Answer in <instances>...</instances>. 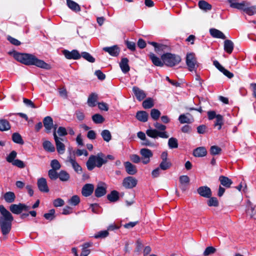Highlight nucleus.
Here are the masks:
<instances>
[{
  "label": "nucleus",
  "instance_id": "nucleus-1",
  "mask_svg": "<svg viewBox=\"0 0 256 256\" xmlns=\"http://www.w3.org/2000/svg\"><path fill=\"white\" fill-rule=\"evenodd\" d=\"M14 57L16 60L26 65H34L46 70H50L51 68L50 64L45 62L42 60L38 59L36 56L32 54L14 52Z\"/></svg>",
  "mask_w": 256,
  "mask_h": 256
},
{
  "label": "nucleus",
  "instance_id": "nucleus-2",
  "mask_svg": "<svg viewBox=\"0 0 256 256\" xmlns=\"http://www.w3.org/2000/svg\"><path fill=\"white\" fill-rule=\"evenodd\" d=\"M0 227L3 235L8 234L11 230L14 218L3 205H0Z\"/></svg>",
  "mask_w": 256,
  "mask_h": 256
},
{
  "label": "nucleus",
  "instance_id": "nucleus-3",
  "mask_svg": "<svg viewBox=\"0 0 256 256\" xmlns=\"http://www.w3.org/2000/svg\"><path fill=\"white\" fill-rule=\"evenodd\" d=\"M108 159L113 160L114 157L112 155H108L105 157L104 155L100 152L96 156L91 155L86 164L87 168L89 170H92L95 167L100 168L102 164L108 162Z\"/></svg>",
  "mask_w": 256,
  "mask_h": 256
},
{
  "label": "nucleus",
  "instance_id": "nucleus-4",
  "mask_svg": "<svg viewBox=\"0 0 256 256\" xmlns=\"http://www.w3.org/2000/svg\"><path fill=\"white\" fill-rule=\"evenodd\" d=\"M156 129L150 128L146 130V134L150 137L156 138L158 137L167 138L169 137L168 133L166 131V126L162 124L156 122L154 124Z\"/></svg>",
  "mask_w": 256,
  "mask_h": 256
},
{
  "label": "nucleus",
  "instance_id": "nucleus-5",
  "mask_svg": "<svg viewBox=\"0 0 256 256\" xmlns=\"http://www.w3.org/2000/svg\"><path fill=\"white\" fill-rule=\"evenodd\" d=\"M161 58L164 64L168 66H174L181 61V58L180 56L170 53H166L162 54Z\"/></svg>",
  "mask_w": 256,
  "mask_h": 256
},
{
  "label": "nucleus",
  "instance_id": "nucleus-6",
  "mask_svg": "<svg viewBox=\"0 0 256 256\" xmlns=\"http://www.w3.org/2000/svg\"><path fill=\"white\" fill-rule=\"evenodd\" d=\"M186 64L190 72L196 71L198 66L196 54L194 52L188 53L186 56Z\"/></svg>",
  "mask_w": 256,
  "mask_h": 256
},
{
  "label": "nucleus",
  "instance_id": "nucleus-7",
  "mask_svg": "<svg viewBox=\"0 0 256 256\" xmlns=\"http://www.w3.org/2000/svg\"><path fill=\"white\" fill-rule=\"evenodd\" d=\"M142 156V162L144 164H148L150 162V159L153 156L152 151L146 148H142L140 152Z\"/></svg>",
  "mask_w": 256,
  "mask_h": 256
},
{
  "label": "nucleus",
  "instance_id": "nucleus-8",
  "mask_svg": "<svg viewBox=\"0 0 256 256\" xmlns=\"http://www.w3.org/2000/svg\"><path fill=\"white\" fill-rule=\"evenodd\" d=\"M30 207L23 204H12L10 206V210L14 214H20L23 210L27 211Z\"/></svg>",
  "mask_w": 256,
  "mask_h": 256
},
{
  "label": "nucleus",
  "instance_id": "nucleus-9",
  "mask_svg": "<svg viewBox=\"0 0 256 256\" xmlns=\"http://www.w3.org/2000/svg\"><path fill=\"white\" fill-rule=\"evenodd\" d=\"M137 182L138 180L136 178L129 176L124 179L122 184L126 188L130 189L135 187Z\"/></svg>",
  "mask_w": 256,
  "mask_h": 256
},
{
  "label": "nucleus",
  "instance_id": "nucleus-10",
  "mask_svg": "<svg viewBox=\"0 0 256 256\" xmlns=\"http://www.w3.org/2000/svg\"><path fill=\"white\" fill-rule=\"evenodd\" d=\"M62 52L66 58L68 60H78L81 58L80 54L76 50H74L71 52L64 50H62Z\"/></svg>",
  "mask_w": 256,
  "mask_h": 256
},
{
  "label": "nucleus",
  "instance_id": "nucleus-11",
  "mask_svg": "<svg viewBox=\"0 0 256 256\" xmlns=\"http://www.w3.org/2000/svg\"><path fill=\"white\" fill-rule=\"evenodd\" d=\"M54 137L58 152L60 154H63L65 151V146L61 142L63 140V139L58 137L55 132H54Z\"/></svg>",
  "mask_w": 256,
  "mask_h": 256
},
{
  "label": "nucleus",
  "instance_id": "nucleus-12",
  "mask_svg": "<svg viewBox=\"0 0 256 256\" xmlns=\"http://www.w3.org/2000/svg\"><path fill=\"white\" fill-rule=\"evenodd\" d=\"M106 185L102 182L98 184L95 190L94 194L97 198H100L105 195L106 193Z\"/></svg>",
  "mask_w": 256,
  "mask_h": 256
},
{
  "label": "nucleus",
  "instance_id": "nucleus-13",
  "mask_svg": "<svg viewBox=\"0 0 256 256\" xmlns=\"http://www.w3.org/2000/svg\"><path fill=\"white\" fill-rule=\"evenodd\" d=\"M37 185L38 190L41 192H49V188L46 178H38L37 182Z\"/></svg>",
  "mask_w": 256,
  "mask_h": 256
},
{
  "label": "nucleus",
  "instance_id": "nucleus-14",
  "mask_svg": "<svg viewBox=\"0 0 256 256\" xmlns=\"http://www.w3.org/2000/svg\"><path fill=\"white\" fill-rule=\"evenodd\" d=\"M197 192L200 196L206 198H210L212 194L210 188L206 186H200Z\"/></svg>",
  "mask_w": 256,
  "mask_h": 256
},
{
  "label": "nucleus",
  "instance_id": "nucleus-15",
  "mask_svg": "<svg viewBox=\"0 0 256 256\" xmlns=\"http://www.w3.org/2000/svg\"><path fill=\"white\" fill-rule=\"evenodd\" d=\"M94 190V186L91 184H84L82 190V194L83 196L87 197L90 196Z\"/></svg>",
  "mask_w": 256,
  "mask_h": 256
},
{
  "label": "nucleus",
  "instance_id": "nucleus-16",
  "mask_svg": "<svg viewBox=\"0 0 256 256\" xmlns=\"http://www.w3.org/2000/svg\"><path fill=\"white\" fill-rule=\"evenodd\" d=\"M44 127L45 128L46 132H50V130L54 126L52 118L50 116H47L45 117L43 120Z\"/></svg>",
  "mask_w": 256,
  "mask_h": 256
},
{
  "label": "nucleus",
  "instance_id": "nucleus-17",
  "mask_svg": "<svg viewBox=\"0 0 256 256\" xmlns=\"http://www.w3.org/2000/svg\"><path fill=\"white\" fill-rule=\"evenodd\" d=\"M132 91L137 100L139 101L142 100L146 97L145 92L137 86H134L132 88Z\"/></svg>",
  "mask_w": 256,
  "mask_h": 256
},
{
  "label": "nucleus",
  "instance_id": "nucleus-18",
  "mask_svg": "<svg viewBox=\"0 0 256 256\" xmlns=\"http://www.w3.org/2000/svg\"><path fill=\"white\" fill-rule=\"evenodd\" d=\"M126 171L130 175H134L137 172V169L136 166L132 164L129 162L124 163Z\"/></svg>",
  "mask_w": 256,
  "mask_h": 256
},
{
  "label": "nucleus",
  "instance_id": "nucleus-19",
  "mask_svg": "<svg viewBox=\"0 0 256 256\" xmlns=\"http://www.w3.org/2000/svg\"><path fill=\"white\" fill-rule=\"evenodd\" d=\"M103 50L113 56H118L120 52L119 48L117 46H114L110 47H104L103 48Z\"/></svg>",
  "mask_w": 256,
  "mask_h": 256
},
{
  "label": "nucleus",
  "instance_id": "nucleus-20",
  "mask_svg": "<svg viewBox=\"0 0 256 256\" xmlns=\"http://www.w3.org/2000/svg\"><path fill=\"white\" fill-rule=\"evenodd\" d=\"M128 60L126 58H122L120 62V66L122 72L126 74L130 70V67L128 66Z\"/></svg>",
  "mask_w": 256,
  "mask_h": 256
},
{
  "label": "nucleus",
  "instance_id": "nucleus-21",
  "mask_svg": "<svg viewBox=\"0 0 256 256\" xmlns=\"http://www.w3.org/2000/svg\"><path fill=\"white\" fill-rule=\"evenodd\" d=\"M148 56L152 60V64L157 66H163L164 63L159 58L157 57L154 54L150 53Z\"/></svg>",
  "mask_w": 256,
  "mask_h": 256
},
{
  "label": "nucleus",
  "instance_id": "nucleus-22",
  "mask_svg": "<svg viewBox=\"0 0 256 256\" xmlns=\"http://www.w3.org/2000/svg\"><path fill=\"white\" fill-rule=\"evenodd\" d=\"M207 150L204 146H200L194 150L193 155L195 157H203L206 155Z\"/></svg>",
  "mask_w": 256,
  "mask_h": 256
},
{
  "label": "nucleus",
  "instance_id": "nucleus-23",
  "mask_svg": "<svg viewBox=\"0 0 256 256\" xmlns=\"http://www.w3.org/2000/svg\"><path fill=\"white\" fill-rule=\"evenodd\" d=\"M218 180L220 184L226 188H230L232 184V181L228 177L224 176H220Z\"/></svg>",
  "mask_w": 256,
  "mask_h": 256
},
{
  "label": "nucleus",
  "instance_id": "nucleus-24",
  "mask_svg": "<svg viewBox=\"0 0 256 256\" xmlns=\"http://www.w3.org/2000/svg\"><path fill=\"white\" fill-rule=\"evenodd\" d=\"M246 2L244 1V6H243V9H240V10L244 12L246 14L249 16H252L254 14H256V6H253L250 7H246L248 4H246Z\"/></svg>",
  "mask_w": 256,
  "mask_h": 256
},
{
  "label": "nucleus",
  "instance_id": "nucleus-25",
  "mask_svg": "<svg viewBox=\"0 0 256 256\" xmlns=\"http://www.w3.org/2000/svg\"><path fill=\"white\" fill-rule=\"evenodd\" d=\"M210 35L214 38H221L224 40L226 38L224 34L220 30L216 28H210Z\"/></svg>",
  "mask_w": 256,
  "mask_h": 256
},
{
  "label": "nucleus",
  "instance_id": "nucleus-26",
  "mask_svg": "<svg viewBox=\"0 0 256 256\" xmlns=\"http://www.w3.org/2000/svg\"><path fill=\"white\" fill-rule=\"evenodd\" d=\"M136 118L142 122H146L148 120V114L146 111H138L136 112Z\"/></svg>",
  "mask_w": 256,
  "mask_h": 256
},
{
  "label": "nucleus",
  "instance_id": "nucleus-27",
  "mask_svg": "<svg viewBox=\"0 0 256 256\" xmlns=\"http://www.w3.org/2000/svg\"><path fill=\"white\" fill-rule=\"evenodd\" d=\"M98 99V96L96 93L91 94L88 100V104L90 107H94L96 106Z\"/></svg>",
  "mask_w": 256,
  "mask_h": 256
},
{
  "label": "nucleus",
  "instance_id": "nucleus-28",
  "mask_svg": "<svg viewBox=\"0 0 256 256\" xmlns=\"http://www.w3.org/2000/svg\"><path fill=\"white\" fill-rule=\"evenodd\" d=\"M68 160L76 172L79 174L82 172V168L74 159L72 158V157H70Z\"/></svg>",
  "mask_w": 256,
  "mask_h": 256
},
{
  "label": "nucleus",
  "instance_id": "nucleus-29",
  "mask_svg": "<svg viewBox=\"0 0 256 256\" xmlns=\"http://www.w3.org/2000/svg\"><path fill=\"white\" fill-rule=\"evenodd\" d=\"M119 193L115 190L112 191L107 195V198L110 202H116L119 200Z\"/></svg>",
  "mask_w": 256,
  "mask_h": 256
},
{
  "label": "nucleus",
  "instance_id": "nucleus-30",
  "mask_svg": "<svg viewBox=\"0 0 256 256\" xmlns=\"http://www.w3.org/2000/svg\"><path fill=\"white\" fill-rule=\"evenodd\" d=\"M68 7L72 10L77 12L80 10V6L76 2L72 0H66Z\"/></svg>",
  "mask_w": 256,
  "mask_h": 256
},
{
  "label": "nucleus",
  "instance_id": "nucleus-31",
  "mask_svg": "<svg viewBox=\"0 0 256 256\" xmlns=\"http://www.w3.org/2000/svg\"><path fill=\"white\" fill-rule=\"evenodd\" d=\"M234 43L228 40H226L224 42V50L228 54H230L234 49Z\"/></svg>",
  "mask_w": 256,
  "mask_h": 256
},
{
  "label": "nucleus",
  "instance_id": "nucleus-32",
  "mask_svg": "<svg viewBox=\"0 0 256 256\" xmlns=\"http://www.w3.org/2000/svg\"><path fill=\"white\" fill-rule=\"evenodd\" d=\"M10 128V124L8 121L5 119H0V130L6 131Z\"/></svg>",
  "mask_w": 256,
  "mask_h": 256
},
{
  "label": "nucleus",
  "instance_id": "nucleus-33",
  "mask_svg": "<svg viewBox=\"0 0 256 256\" xmlns=\"http://www.w3.org/2000/svg\"><path fill=\"white\" fill-rule=\"evenodd\" d=\"M228 2L230 4V7L232 8H236L239 10H240V9H243L244 1L240 3L238 2L237 0H228Z\"/></svg>",
  "mask_w": 256,
  "mask_h": 256
},
{
  "label": "nucleus",
  "instance_id": "nucleus-34",
  "mask_svg": "<svg viewBox=\"0 0 256 256\" xmlns=\"http://www.w3.org/2000/svg\"><path fill=\"white\" fill-rule=\"evenodd\" d=\"M44 148L48 152H54L55 151V148L52 144L48 140L44 141L42 144Z\"/></svg>",
  "mask_w": 256,
  "mask_h": 256
},
{
  "label": "nucleus",
  "instance_id": "nucleus-35",
  "mask_svg": "<svg viewBox=\"0 0 256 256\" xmlns=\"http://www.w3.org/2000/svg\"><path fill=\"white\" fill-rule=\"evenodd\" d=\"M4 198L7 202L12 203L14 201L16 196L14 192H8L4 194Z\"/></svg>",
  "mask_w": 256,
  "mask_h": 256
},
{
  "label": "nucleus",
  "instance_id": "nucleus-36",
  "mask_svg": "<svg viewBox=\"0 0 256 256\" xmlns=\"http://www.w3.org/2000/svg\"><path fill=\"white\" fill-rule=\"evenodd\" d=\"M154 106V100L150 98L146 99L142 102V106L145 109L150 108L153 107Z\"/></svg>",
  "mask_w": 256,
  "mask_h": 256
},
{
  "label": "nucleus",
  "instance_id": "nucleus-37",
  "mask_svg": "<svg viewBox=\"0 0 256 256\" xmlns=\"http://www.w3.org/2000/svg\"><path fill=\"white\" fill-rule=\"evenodd\" d=\"M198 6L202 10H209L212 9V6L204 0H200L198 2Z\"/></svg>",
  "mask_w": 256,
  "mask_h": 256
},
{
  "label": "nucleus",
  "instance_id": "nucleus-38",
  "mask_svg": "<svg viewBox=\"0 0 256 256\" xmlns=\"http://www.w3.org/2000/svg\"><path fill=\"white\" fill-rule=\"evenodd\" d=\"M214 126H218V128L220 130L222 128V126L224 124V119L223 116L220 114H218Z\"/></svg>",
  "mask_w": 256,
  "mask_h": 256
},
{
  "label": "nucleus",
  "instance_id": "nucleus-39",
  "mask_svg": "<svg viewBox=\"0 0 256 256\" xmlns=\"http://www.w3.org/2000/svg\"><path fill=\"white\" fill-rule=\"evenodd\" d=\"M93 122L96 124H102L104 121V118L100 114H94L92 116Z\"/></svg>",
  "mask_w": 256,
  "mask_h": 256
},
{
  "label": "nucleus",
  "instance_id": "nucleus-40",
  "mask_svg": "<svg viewBox=\"0 0 256 256\" xmlns=\"http://www.w3.org/2000/svg\"><path fill=\"white\" fill-rule=\"evenodd\" d=\"M58 178L62 182L68 181L70 178V174L65 170H61L58 174Z\"/></svg>",
  "mask_w": 256,
  "mask_h": 256
},
{
  "label": "nucleus",
  "instance_id": "nucleus-41",
  "mask_svg": "<svg viewBox=\"0 0 256 256\" xmlns=\"http://www.w3.org/2000/svg\"><path fill=\"white\" fill-rule=\"evenodd\" d=\"M101 135L104 140L106 142H110L112 139V135L108 130H102Z\"/></svg>",
  "mask_w": 256,
  "mask_h": 256
},
{
  "label": "nucleus",
  "instance_id": "nucleus-42",
  "mask_svg": "<svg viewBox=\"0 0 256 256\" xmlns=\"http://www.w3.org/2000/svg\"><path fill=\"white\" fill-rule=\"evenodd\" d=\"M12 140L16 144H24V141L21 136L18 132H14L12 134Z\"/></svg>",
  "mask_w": 256,
  "mask_h": 256
},
{
  "label": "nucleus",
  "instance_id": "nucleus-43",
  "mask_svg": "<svg viewBox=\"0 0 256 256\" xmlns=\"http://www.w3.org/2000/svg\"><path fill=\"white\" fill-rule=\"evenodd\" d=\"M168 146L171 149L178 148V142L177 139L174 138H170L168 141Z\"/></svg>",
  "mask_w": 256,
  "mask_h": 256
},
{
  "label": "nucleus",
  "instance_id": "nucleus-44",
  "mask_svg": "<svg viewBox=\"0 0 256 256\" xmlns=\"http://www.w3.org/2000/svg\"><path fill=\"white\" fill-rule=\"evenodd\" d=\"M172 163L170 161L161 162L159 165V167L162 170H166L169 169L172 166Z\"/></svg>",
  "mask_w": 256,
  "mask_h": 256
},
{
  "label": "nucleus",
  "instance_id": "nucleus-45",
  "mask_svg": "<svg viewBox=\"0 0 256 256\" xmlns=\"http://www.w3.org/2000/svg\"><path fill=\"white\" fill-rule=\"evenodd\" d=\"M160 114L161 113L160 111L157 109L154 108L151 110L150 116L154 120H156L159 118Z\"/></svg>",
  "mask_w": 256,
  "mask_h": 256
},
{
  "label": "nucleus",
  "instance_id": "nucleus-46",
  "mask_svg": "<svg viewBox=\"0 0 256 256\" xmlns=\"http://www.w3.org/2000/svg\"><path fill=\"white\" fill-rule=\"evenodd\" d=\"M80 56L90 62H95V58L87 52H82Z\"/></svg>",
  "mask_w": 256,
  "mask_h": 256
},
{
  "label": "nucleus",
  "instance_id": "nucleus-47",
  "mask_svg": "<svg viewBox=\"0 0 256 256\" xmlns=\"http://www.w3.org/2000/svg\"><path fill=\"white\" fill-rule=\"evenodd\" d=\"M80 202V197L77 196H73L68 200V202L72 206H76Z\"/></svg>",
  "mask_w": 256,
  "mask_h": 256
},
{
  "label": "nucleus",
  "instance_id": "nucleus-48",
  "mask_svg": "<svg viewBox=\"0 0 256 256\" xmlns=\"http://www.w3.org/2000/svg\"><path fill=\"white\" fill-rule=\"evenodd\" d=\"M17 156V152L15 150H12L6 158V160L10 163H12L15 160Z\"/></svg>",
  "mask_w": 256,
  "mask_h": 256
},
{
  "label": "nucleus",
  "instance_id": "nucleus-49",
  "mask_svg": "<svg viewBox=\"0 0 256 256\" xmlns=\"http://www.w3.org/2000/svg\"><path fill=\"white\" fill-rule=\"evenodd\" d=\"M208 201V204L209 206H218V202L215 197L210 198Z\"/></svg>",
  "mask_w": 256,
  "mask_h": 256
},
{
  "label": "nucleus",
  "instance_id": "nucleus-50",
  "mask_svg": "<svg viewBox=\"0 0 256 256\" xmlns=\"http://www.w3.org/2000/svg\"><path fill=\"white\" fill-rule=\"evenodd\" d=\"M57 170H50L48 172L49 178L52 180H56L58 178V174L56 172Z\"/></svg>",
  "mask_w": 256,
  "mask_h": 256
},
{
  "label": "nucleus",
  "instance_id": "nucleus-51",
  "mask_svg": "<svg viewBox=\"0 0 256 256\" xmlns=\"http://www.w3.org/2000/svg\"><path fill=\"white\" fill-rule=\"evenodd\" d=\"M178 120L180 124H190L192 122L184 114L179 116Z\"/></svg>",
  "mask_w": 256,
  "mask_h": 256
},
{
  "label": "nucleus",
  "instance_id": "nucleus-52",
  "mask_svg": "<svg viewBox=\"0 0 256 256\" xmlns=\"http://www.w3.org/2000/svg\"><path fill=\"white\" fill-rule=\"evenodd\" d=\"M216 252V249L213 246L207 247L204 252V256H208L211 254H214Z\"/></svg>",
  "mask_w": 256,
  "mask_h": 256
},
{
  "label": "nucleus",
  "instance_id": "nucleus-53",
  "mask_svg": "<svg viewBox=\"0 0 256 256\" xmlns=\"http://www.w3.org/2000/svg\"><path fill=\"white\" fill-rule=\"evenodd\" d=\"M55 214V210L54 209H51L49 210L48 213H46L44 214V216L48 220H52L54 218V214Z\"/></svg>",
  "mask_w": 256,
  "mask_h": 256
},
{
  "label": "nucleus",
  "instance_id": "nucleus-54",
  "mask_svg": "<svg viewBox=\"0 0 256 256\" xmlns=\"http://www.w3.org/2000/svg\"><path fill=\"white\" fill-rule=\"evenodd\" d=\"M50 166L52 168V170H58L60 168V164L56 160H53L51 161Z\"/></svg>",
  "mask_w": 256,
  "mask_h": 256
},
{
  "label": "nucleus",
  "instance_id": "nucleus-55",
  "mask_svg": "<svg viewBox=\"0 0 256 256\" xmlns=\"http://www.w3.org/2000/svg\"><path fill=\"white\" fill-rule=\"evenodd\" d=\"M222 149L216 146H212L210 150V154L212 155L218 154L221 152Z\"/></svg>",
  "mask_w": 256,
  "mask_h": 256
},
{
  "label": "nucleus",
  "instance_id": "nucleus-56",
  "mask_svg": "<svg viewBox=\"0 0 256 256\" xmlns=\"http://www.w3.org/2000/svg\"><path fill=\"white\" fill-rule=\"evenodd\" d=\"M108 235V230H102L98 232L94 236V238H104Z\"/></svg>",
  "mask_w": 256,
  "mask_h": 256
},
{
  "label": "nucleus",
  "instance_id": "nucleus-57",
  "mask_svg": "<svg viewBox=\"0 0 256 256\" xmlns=\"http://www.w3.org/2000/svg\"><path fill=\"white\" fill-rule=\"evenodd\" d=\"M248 208L246 209V212L247 213H249L250 216V218H252L253 216L254 215V208L255 206H253L252 203L249 202H248Z\"/></svg>",
  "mask_w": 256,
  "mask_h": 256
},
{
  "label": "nucleus",
  "instance_id": "nucleus-58",
  "mask_svg": "<svg viewBox=\"0 0 256 256\" xmlns=\"http://www.w3.org/2000/svg\"><path fill=\"white\" fill-rule=\"evenodd\" d=\"M12 164V165L20 168H22L25 167L24 162L22 160L18 159L15 160Z\"/></svg>",
  "mask_w": 256,
  "mask_h": 256
},
{
  "label": "nucleus",
  "instance_id": "nucleus-59",
  "mask_svg": "<svg viewBox=\"0 0 256 256\" xmlns=\"http://www.w3.org/2000/svg\"><path fill=\"white\" fill-rule=\"evenodd\" d=\"M64 200L60 198H58L54 200L53 202V204L55 207L62 206H64Z\"/></svg>",
  "mask_w": 256,
  "mask_h": 256
},
{
  "label": "nucleus",
  "instance_id": "nucleus-60",
  "mask_svg": "<svg viewBox=\"0 0 256 256\" xmlns=\"http://www.w3.org/2000/svg\"><path fill=\"white\" fill-rule=\"evenodd\" d=\"M190 178L187 176H182L180 177V182L183 185L184 184H188L190 183Z\"/></svg>",
  "mask_w": 256,
  "mask_h": 256
},
{
  "label": "nucleus",
  "instance_id": "nucleus-61",
  "mask_svg": "<svg viewBox=\"0 0 256 256\" xmlns=\"http://www.w3.org/2000/svg\"><path fill=\"white\" fill-rule=\"evenodd\" d=\"M207 127L206 125L202 124L197 127V132L200 134H204L206 132Z\"/></svg>",
  "mask_w": 256,
  "mask_h": 256
},
{
  "label": "nucleus",
  "instance_id": "nucleus-62",
  "mask_svg": "<svg viewBox=\"0 0 256 256\" xmlns=\"http://www.w3.org/2000/svg\"><path fill=\"white\" fill-rule=\"evenodd\" d=\"M57 132L60 136H65L68 134L67 129L62 126L58 128Z\"/></svg>",
  "mask_w": 256,
  "mask_h": 256
},
{
  "label": "nucleus",
  "instance_id": "nucleus-63",
  "mask_svg": "<svg viewBox=\"0 0 256 256\" xmlns=\"http://www.w3.org/2000/svg\"><path fill=\"white\" fill-rule=\"evenodd\" d=\"M98 108L102 110L108 111V106L107 104L101 102L98 103Z\"/></svg>",
  "mask_w": 256,
  "mask_h": 256
},
{
  "label": "nucleus",
  "instance_id": "nucleus-64",
  "mask_svg": "<svg viewBox=\"0 0 256 256\" xmlns=\"http://www.w3.org/2000/svg\"><path fill=\"white\" fill-rule=\"evenodd\" d=\"M130 160L133 162L138 164L140 162V158L138 155L134 154L130 156Z\"/></svg>",
  "mask_w": 256,
  "mask_h": 256
}]
</instances>
